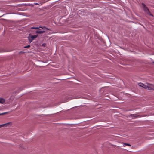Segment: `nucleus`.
Returning <instances> with one entry per match:
<instances>
[{
	"label": "nucleus",
	"mask_w": 154,
	"mask_h": 154,
	"mask_svg": "<svg viewBox=\"0 0 154 154\" xmlns=\"http://www.w3.org/2000/svg\"><path fill=\"white\" fill-rule=\"evenodd\" d=\"M5 100L2 98H0V103L2 104L5 103Z\"/></svg>",
	"instance_id": "39448f33"
},
{
	"label": "nucleus",
	"mask_w": 154,
	"mask_h": 154,
	"mask_svg": "<svg viewBox=\"0 0 154 154\" xmlns=\"http://www.w3.org/2000/svg\"><path fill=\"white\" fill-rule=\"evenodd\" d=\"M38 36V35H29L28 37V39L29 42L30 43L31 42L34 40L35 38H36Z\"/></svg>",
	"instance_id": "7ed1b4c3"
},
{
	"label": "nucleus",
	"mask_w": 154,
	"mask_h": 154,
	"mask_svg": "<svg viewBox=\"0 0 154 154\" xmlns=\"http://www.w3.org/2000/svg\"><path fill=\"white\" fill-rule=\"evenodd\" d=\"M146 86H144L145 89L149 90H154V85L146 83Z\"/></svg>",
	"instance_id": "f257e3e1"
},
{
	"label": "nucleus",
	"mask_w": 154,
	"mask_h": 154,
	"mask_svg": "<svg viewBox=\"0 0 154 154\" xmlns=\"http://www.w3.org/2000/svg\"><path fill=\"white\" fill-rule=\"evenodd\" d=\"M142 5L143 10L145 11V12L148 14L152 16V15L150 14L149 11V9L146 6L145 4L143 3H142Z\"/></svg>",
	"instance_id": "f03ea898"
},
{
	"label": "nucleus",
	"mask_w": 154,
	"mask_h": 154,
	"mask_svg": "<svg viewBox=\"0 0 154 154\" xmlns=\"http://www.w3.org/2000/svg\"><path fill=\"white\" fill-rule=\"evenodd\" d=\"M40 28H42L43 30L45 31L46 30H49V29L45 26H40Z\"/></svg>",
	"instance_id": "6e6552de"
},
{
	"label": "nucleus",
	"mask_w": 154,
	"mask_h": 154,
	"mask_svg": "<svg viewBox=\"0 0 154 154\" xmlns=\"http://www.w3.org/2000/svg\"><path fill=\"white\" fill-rule=\"evenodd\" d=\"M153 63H154V62H153Z\"/></svg>",
	"instance_id": "dca6fc26"
},
{
	"label": "nucleus",
	"mask_w": 154,
	"mask_h": 154,
	"mask_svg": "<svg viewBox=\"0 0 154 154\" xmlns=\"http://www.w3.org/2000/svg\"><path fill=\"white\" fill-rule=\"evenodd\" d=\"M45 32V31L37 30L35 32L37 34H42Z\"/></svg>",
	"instance_id": "423d86ee"
},
{
	"label": "nucleus",
	"mask_w": 154,
	"mask_h": 154,
	"mask_svg": "<svg viewBox=\"0 0 154 154\" xmlns=\"http://www.w3.org/2000/svg\"><path fill=\"white\" fill-rule=\"evenodd\" d=\"M30 47V45H28L27 46L24 47V48H28V47Z\"/></svg>",
	"instance_id": "4468645a"
},
{
	"label": "nucleus",
	"mask_w": 154,
	"mask_h": 154,
	"mask_svg": "<svg viewBox=\"0 0 154 154\" xmlns=\"http://www.w3.org/2000/svg\"><path fill=\"white\" fill-rule=\"evenodd\" d=\"M123 146L125 147L126 146H131V145L128 143H123Z\"/></svg>",
	"instance_id": "1a4fd4ad"
},
{
	"label": "nucleus",
	"mask_w": 154,
	"mask_h": 154,
	"mask_svg": "<svg viewBox=\"0 0 154 154\" xmlns=\"http://www.w3.org/2000/svg\"><path fill=\"white\" fill-rule=\"evenodd\" d=\"M131 116L132 117H135L136 116H135V114H131Z\"/></svg>",
	"instance_id": "f8f14e48"
},
{
	"label": "nucleus",
	"mask_w": 154,
	"mask_h": 154,
	"mask_svg": "<svg viewBox=\"0 0 154 154\" xmlns=\"http://www.w3.org/2000/svg\"><path fill=\"white\" fill-rule=\"evenodd\" d=\"M40 26L39 27H31V29L40 30Z\"/></svg>",
	"instance_id": "9d476101"
},
{
	"label": "nucleus",
	"mask_w": 154,
	"mask_h": 154,
	"mask_svg": "<svg viewBox=\"0 0 154 154\" xmlns=\"http://www.w3.org/2000/svg\"><path fill=\"white\" fill-rule=\"evenodd\" d=\"M4 127H6L7 126H10L12 125V123L11 122H8L6 123L3 124Z\"/></svg>",
	"instance_id": "20e7f679"
},
{
	"label": "nucleus",
	"mask_w": 154,
	"mask_h": 154,
	"mask_svg": "<svg viewBox=\"0 0 154 154\" xmlns=\"http://www.w3.org/2000/svg\"><path fill=\"white\" fill-rule=\"evenodd\" d=\"M138 85L139 86L143 87L144 88H145L144 86H146V84H144L142 83H140L138 84Z\"/></svg>",
	"instance_id": "0eeeda50"
},
{
	"label": "nucleus",
	"mask_w": 154,
	"mask_h": 154,
	"mask_svg": "<svg viewBox=\"0 0 154 154\" xmlns=\"http://www.w3.org/2000/svg\"><path fill=\"white\" fill-rule=\"evenodd\" d=\"M2 127H4V126L3 124L1 125H0V128H1Z\"/></svg>",
	"instance_id": "9b49d317"
},
{
	"label": "nucleus",
	"mask_w": 154,
	"mask_h": 154,
	"mask_svg": "<svg viewBox=\"0 0 154 154\" xmlns=\"http://www.w3.org/2000/svg\"><path fill=\"white\" fill-rule=\"evenodd\" d=\"M37 4H38V3H35V5H37Z\"/></svg>",
	"instance_id": "2eb2a0df"
},
{
	"label": "nucleus",
	"mask_w": 154,
	"mask_h": 154,
	"mask_svg": "<svg viewBox=\"0 0 154 154\" xmlns=\"http://www.w3.org/2000/svg\"><path fill=\"white\" fill-rule=\"evenodd\" d=\"M6 113V112L3 113H0V116L4 114H5Z\"/></svg>",
	"instance_id": "ddd939ff"
}]
</instances>
